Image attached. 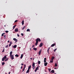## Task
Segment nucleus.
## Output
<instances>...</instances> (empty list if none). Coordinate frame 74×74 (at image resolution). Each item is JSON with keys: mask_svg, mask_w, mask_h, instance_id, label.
<instances>
[{"mask_svg": "<svg viewBox=\"0 0 74 74\" xmlns=\"http://www.w3.org/2000/svg\"><path fill=\"white\" fill-rule=\"evenodd\" d=\"M36 42L35 43V45L36 46H37L38 42H41V39H40V38H37L36 39Z\"/></svg>", "mask_w": 74, "mask_h": 74, "instance_id": "1", "label": "nucleus"}, {"mask_svg": "<svg viewBox=\"0 0 74 74\" xmlns=\"http://www.w3.org/2000/svg\"><path fill=\"white\" fill-rule=\"evenodd\" d=\"M6 58H7L6 56L5 55L4 56V57H3V58H2V61H4L5 59H6Z\"/></svg>", "mask_w": 74, "mask_h": 74, "instance_id": "2", "label": "nucleus"}, {"mask_svg": "<svg viewBox=\"0 0 74 74\" xmlns=\"http://www.w3.org/2000/svg\"><path fill=\"white\" fill-rule=\"evenodd\" d=\"M10 57H11V58L12 60H14V56L12 54V56H10Z\"/></svg>", "mask_w": 74, "mask_h": 74, "instance_id": "3", "label": "nucleus"}, {"mask_svg": "<svg viewBox=\"0 0 74 74\" xmlns=\"http://www.w3.org/2000/svg\"><path fill=\"white\" fill-rule=\"evenodd\" d=\"M13 40L15 41V43H16L18 42V40L17 39H16V38H13Z\"/></svg>", "mask_w": 74, "mask_h": 74, "instance_id": "4", "label": "nucleus"}, {"mask_svg": "<svg viewBox=\"0 0 74 74\" xmlns=\"http://www.w3.org/2000/svg\"><path fill=\"white\" fill-rule=\"evenodd\" d=\"M42 51V49H41L40 50V51H39V52H38V54L39 55H40V54H41V51Z\"/></svg>", "mask_w": 74, "mask_h": 74, "instance_id": "5", "label": "nucleus"}, {"mask_svg": "<svg viewBox=\"0 0 74 74\" xmlns=\"http://www.w3.org/2000/svg\"><path fill=\"white\" fill-rule=\"evenodd\" d=\"M43 45V43H40L39 45V47H42V46Z\"/></svg>", "mask_w": 74, "mask_h": 74, "instance_id": "6", "label": "nucleus"}, {"mask_svg": "<svg viewBox=\"0 0 74 74\" xmlns=\"http://www.w3.org/2000/svg\"><path fill=\"white\" fill-rule=\"evenodd\" d=\"M32 66L33 67V68H34V67L35 66V63H34V62L33 63V64H32Z\"/></svg>", "mask_w": 74, "mask_h": 74, "instance_id": "7", "label": "nucleus"}, {"mask_svg": "<svg viewBox=\"0 0 74 74\" xmlns=\"http://www.w3.org/2000/svg\"><path fill=\"white\" fill-rule=\"evenodd\" d=\"M12 44V42H10V44L9 45V47H10V46H11V45Z\"/></svg>", "mask_w": 74, "mask_h": 74, "instance_id": "8", "label": "nucleus"}, {"mask_svg": "<svg viewBox=\"0 0 74 74\" xmlns=\"http://www.w3.org/2000/svg\"><path fill=\"white\" fill-rule=\"evenodd\" d=\"M15 32H18V28H16V29H15Z\"/></svg>", "mask_w": 74, "mask_h": 74, "instance_id": "9", "label": "nucleus"}, {"mask_svg": "<svg viewBox=\"0 0 74 74\" xmlns=\"http://www.w3.org/2000/svg\"><path fill=\"white\" fill-rule=\"evenodd\" d=\"M28 68H29V72L30 69H31V65H30V66H29Z\"/></svg>", "mask_w": 74, "mask_h": 74, "instance_id": "10", "label": "nucleus"}, {"mask_svg": "<svg viewBox=\"0 0 74 74\" xmlns=\"http://www.w3.org/2000/svg\"><path fill=\"white\" fill-rule=\"evenodd\" d=\"M47 58H44V63H45L47 61Z\"/></svg>", "mask_w": 74, "mask_h": 74, "instance_id": "11", "label": "nucleus"}, {"mask_svg": "<svg viewBox=\"0 0 74 74\" xmlns=\"http://www.w3.org/2000/svg\"><path fill=\"white\" fill-rule=\"evenodd\" d=\"M56 45V44L55 43H53V44H52V45H51V47H53L54 46Z\"/></svg>", "mask_w": 74, "mask_h": 74, "instance_id": "12", "label": "nucleus"}, {"mask_svg": "<svg viewBox=\"0 0 74 74\" xmlns=\"http://www.w3.org/2000/svg\"><path fill=\"white\" fill-rule=\"evenodd\" d=\"M23 54H21V56L20 57V58H21V59H22L23 57Z\"/></svg>", "mask_w": 74, "mask_h": 74, "instance_id": "13", "label": "nucleus"}, {"mask_svg": "<svg viewBox=\"0 0 74 74\" xmlns=\"http://www.w3.org/2000/svg\"><path fill=\"white\" fill-rule=\"evenodd\" d=\"M33 50L36 51L37 50V48H36V47H34V48H33Z\"/></svg>", "mask_w": 74, "mask_h": 74, "instance_id": "14", "label": "nucleus"}, {"mask_svg": "<svg viewBox=\"0 0 74 74\" xmlns=\"http://www.w3.org/2000/svg\"><path fill=\"white\" fill-rule=\"evenodd\" d=\"M47 64H48L47 62H45V63H44L45 66H47Z\"/></svg>", "mask_w": 74, "mask_h": 74, "instance_id": "15", "label": "nucleus"}, {"mask_svg": "<svg viewBox=\"0 0 74 74\" xmlns=\"http://www.w3.org/2000/svg\"><path fill=\"white\" fill-rule=\"evenodd\" d=\"M29 67L28 68V69L27 70V71L26 72V73H29Z\"/></svg>", "mask_w": 74, "mask_h": 74, "instance_id": "16", "label": "nucleus"}, {"mask_svg": "<svg viewBox=\"0 0 74 74\" xmlns=\"http://www.w3.org/2000/svg\"><path fill=\"white\" fill-rule=\"evenodd\" d=\"M24 21L23 20V21H22V22H21V23L22 24V25H23L24 24Z\"/></svg>", "mask_w": 74, "mask_h": 74, "instance_id": "17", "label": "nucleus"}, {"mask_svg": "<svg viewBox=\"0 0 74 74\" xmlns=\"http://www.w3.org/2000/svg\"><path fill=\"white\" fill-rule=\"evenodd\" d=\"M17 45H16L13 46V48H16L17 47Z\"/></svg>", "mask_w": 74, "mask_h": 74, "instance_id": "18", "label": "nucleus"}, {"mask_svg": "<svg viewBox=\"0 0 74 74\" xmlns=\"http://www.w3.org/2000/svg\"><path fill=\"white\" fill-rule=\"evenodd\" d=\"M54 58H55L53 56L51 58V60H52V61H53V59H54Z\"/></svg>", "mask_w": 74, "mask_h": 74, "instance_id": "19", "label": "nucleus"}, {"mask_svg": "<svg viewBox=\"0 0 74 74\" xmlns=\"http://www.w3.org/2000/svg\"><path fill=\"white\" fill-rule=\"evenodd\" d=\"M12 53H13V51H10V56H12Z\"/></svg>", "mask_w": 74, "mask_h": 74, "instance_id": "20", "label": "nucleus"}, {"mask_svg": "<svg viewBox=\"0 0 74 74\" xmlns=\"http://www.w3.org/2000/svg\"><path fill=\"white\" fill-rule=\"evenodd\" d=\"M52 72L53 73H54V70H52L51 71V72Z\"/></svg>", "mask_w": 74, "mask_h": 74, "instance_id": "21", "label": "nucleus"}, {"mask_svg": "<svg viewBox=\"0 0 74 74\" xmlns=\"http://www.w3.org/2000/svg\"><path fill=\"white\" fill-rule=\"evenodd\" d=\"M19 55L18 54H16V55H15V57H19Z\"/></svg>", "mask_w": 74, "mask_h": 74, "instance_id": "22", "label": "nucleus"}, {"mask_svg": "<svg viewBox=\"0 0 74 74\" xmlns=\"http://www.w3.org/2000/svg\"><path fill=\"white\" fill-rule=\"evenodd\" d=\"M30 31V29H27V32H29Z\"/></svg>", "mask_w": 74, "mask_h": 74, "instance_id": "23", "label": "nucleus"}, {"mask_svg": "<svg viewBox=\"0 0 74 74\" xmlns=\"http://www.w3.org/2000/svg\"><path fill=\"white\" fill-rule=\"evenodd\" d=\"M15 27H16V25L13 26V29H14Z\"/></svg>", "mask_w": 74, "mask_h": 74, "instance_id": "24", "label": "nucleus"}, {"mask_svg": "<svg viewBox=\"0 0 74 74\" xmlns=\"http://www.w3.org/2000/svg\"><path fill=\"white\" fill-rule=\"evenodd\" d=\"M38 64H40V63H41L40 61H38Z\"/></svg>", "mask_w": 74, "mask_h": 74, "instance_id": "25", "label": "nucleus"}, {"mask_svg": "<svg viewBox=\"0 0 74 74\" xmlns=\"http://www.w3.org/2000/svg\"><path fill=\"white\" fill-rule=\"evenodd\" d=\"M6 35H4V36H3V37H4V39H6Z\"/></svg>", "mask_w": 74, "mask_h": 74, "instance_id": "26", "label": "nucleus"}, {"mask_svg": "<svg viewBox=\"0 0 74 74\" xmlns=\"http://www.w3.org/2000/svg\"><path fill=\"white\" fill-rule=\"evenodd\" d=\"M25 26H24V27H23V28H22V30H23V29H25Z\"/></svg>", "mask_w": 74, "mask_h": 74, "instance_id": "27", "label": "nucleus"}, {"mask_svg": "<svg viewBox=\"0 0 74 74\" xmlns=\"http://www.w3.org/2000/svg\"><path fill=\"white\" fill-rule=\"evenodd\" d=\"M48 71H49V72H50L51 69H50V68H48Z\"/></svg>", "mask_w": 74, "mask_h": 74, "instance_id": "28", "label": "nucleus"}, {"mask_svg": "<svg viewBox=\"0 0 74 74\" xmlns=\"http://www.w3.org/2000/svg\"><path fill=\"white\" fill-rule=\"evenodd\" d=\"M4 34H5V33H3V34H2L1 35V36H3Z\"/></svg>", "mask_w": 74, "mask_h": 74, "instance_id": "29", "label": "nucleus"}, {"mask_svg": "<svg viewBox=\"0 0 74 74\" xmlns=\"http://www.w3.org/2000/svg\"><path fill=\"white\" fill-rule=\"evenodd\" d=\"M8 45H6V46L5 47V48H8Z\"/></svg>", "mask_w": 74, "mask_h": 74, "instance_id": "30", "label": "nucleus"}, {"mask_svg": "<svg viewBox=\"0 0 74 74\" xmlns=\"http://www.w3.org/2000/svg\"><path fill=\"white\" fill-rule=\"evenodd\" d=\"M24 69L25 70V69L26 67V64H24Z\"/></svg>", "mask_w": 74, "mask_h": 74, "instance_id": "31", "label": "nucleus"}, {"mask_svg": "<svg viewBox=\"0 0 74 74\" xmlns=\"http://www.w3.org/2000/svg\"><path fill=\"white\" fill-rule=\"evenodd\" d=\"M4 64H5V62H2V65H4Z\"/></svg>", "mask_w": 74, "mask_h": 74, "instance_id": "32", "label": "nucleus"}, {"mask_svg": "<svg viewBox=\"0 0 74 74\" xmlns=\"http://www.w3.org/2000/svg\"><path fill=\"white\" fill-rule=\"evenodd\" d=\"M57 66V64H56V63L55 64V66Z\"/></svg>", "mask_w": 74, "mask_h": 74, "instance_id": "33", "label": "nucleus"}, {"mask_svg": "<svg viewBox=\"0 0 74 74\" xmlns=\"http://www.w3.org/2000/svg\"><path fill=\"white\" fill-rule=\"evenodd\" d=\"M49 48H48V49L47 50V53H49Z\"/></svg>", "mask_w": 74, "mask_h": 74, "instance_id": "34", "label": "nucleus"}, {"mask_svg": "<svg viewBox=\"0 0 74 74\" xmlns=\"http://www.w3.org/2000/svg\"><path fill=\"white\" fill-rule=\"evenodd\" d=\"M36 71H37V70L39 68H38V66H37V67H36Z\"/></svg>", "mask_w": 74, "mask_h": 74, "instance_id": "35", "label": "nucleus"}, {"mask_svg": "<svg viewBox=\"0 0 74 74\" xmlns=\"http://www.w3.org/2000/svg\"><path fill=\"white\" fill-rule=\"evenodd\" d=\"M50 62L51 63H52V62H53V61L52 60V61H50Z\"/></svg>", "mask_w": 74, "mask_h": 74, "instance_id": "36", "label": "nucleus"}, {"mask_svg": "<svg viewBox=\"0 0 74 74\" xmlns=\"http://www.w3.org/2000/svg\"><path fill=\"white\" fill-rule=\"evenodd\" d=\"M9 31H5V32L6 33H8V32Z\"/></svg>", "mask_w": 74, "mask_h": 74, "instance_id": "37", "label": "nucleus"}, {"mask_svg": "<svg viewBox=\"0 0 74 74\" xmlns=\"http://www.w3.org/2000/svg\"><path fill=\"white\" fill-rule=\"evenodd\" d=\"M8 60V58H7L6 60H5V61H7Z\"/></svg>", "mask_w": 74, "mask_h": 74, "instance_id": "38", "label": "nucleus"}, {"mask_svg": "<svg viewBox=\"0 0 74 74\" xmlns=\"http://www.w3.org/2000/svg\"><path fill=\"white\" fill-rule=\"evenodd\" d=\"M18 21V20H15V21L14 22L15 23H16V22H17Z\"/></svg>", "mask_w": 74, "mask_h": 74, "instance_id": "39", "label": "nucleus"}, {"mask_svg": "<svg viewBox=\"0 0 74 74\" xmlns=\"http://www.w3.org/2000/svg\"><path fill=\"white\" fill-rule=\"evenodd\" d=\"M37 71V69L36 68V69L35 70V72H36Z\"/></svg>", "mask_w": 74, "mask_h": 74, "instance_id": "40", "label": "nucleus"}, {"mask_svg": "<svg viewBox=\"0 0 74 74\" xmlns=\"http://www.w3.org/2000/svg\"><path fill=\"white\" fill-rule=\"evenodd\" d=\"M21 35H22V36H24V34H21Z\"/></svg>", "mask_w": 74, "mask_h": 74, "instance_id": "41", "label": "nucleus"}, {"mask_svg": "<svg viewBox=\"0 0 74 74\" xmlns=\"http://www.w3.org/2000/svg\"><path fill=\"white\" fill-rule=\"evenodd\" d=\"M57 49H55V50H54V51L55 52V51H56V50Z\"/></svg>", "mask_w": 74, "mask_h": 74, "instance_id": "42", "label": "nucleus"}, {"mask_svg": "<svg viewBox=\"0 0 74 74\" xmlns=\"http://www.w3.org/2000/svg\"><path fill=\"white\" fill-rule=\"evenodd\" d=\"M17 36L19 37V36H20L19 35H18V34H17Z\"/></svg>", "mask_w": 74, "mask_h": 74, "instance_id": "43", "label": "nucleus"}, {"mask_svg": "<svg viewBox=\"0 0 74 74\" xmlns=\"http://www.w3.org/2000/svg\"><path fill=\"white\" fill-rule=\"evenodd\" d=\"M24 70H25V68H24L23 70V71H24Z\"/></svg>", "mask_w": 74, "mask_h": 74, "instance_id": "44", "label": "nucleus"}, {"mask_svg": "<svg viewBox=\"0 0 74 74\" xmlns=\"http://www.w3.org/2000/svg\"><path fill=\"white\" fill-rule=\"evenodd\" d=\"M4 49L3 50V51H2V52H4Z\"/></svg>", "mask_w": 74, "mask_h": 74, "instance_id": "45", "label": "nucleus"}, {"mask_svg": "<svg viewBox=\"0 0 74 74\" xmlns=\"http://www.w3.org/2000/svg\"><path fill=\"white\" fill-rule=\"evenodd\" d=\"M34 46L35 45H33V46H32V47L33 48V47H34Z\"/></svg>", "mask_w": 74, "mask_h": 74, "instance_id": "46", "label": "nucleus"}, {"mask_svg": "<svg viewBox=\"0 0 74 74\" xmlns=\"http://www.w3.org/2000/svg\"><path fill=\"white\" fill-rule=\"evenodd\" d=\"M22 68H23V66H21V69H22Z\"/></svg>", "mask_w": 74, "mask_h": 74, "instance_id": "47", "label": "nucleus"}, {"mask_svg": "<svg viewBox=\"0 0 74 74\" xmlns=\"http://www.w3.org/2000/svg\"><path fill=\"white\" fill-rule=\"evenodd\" d=\"M50 49V47H49V51Z\"/></svg>", "mask_w": 74, "mask_h": 74, "instance_id": "48", "label": "nucleus"}, {"mask_svg": "<svg viewBox=\"0 0 74 74\" xmlns=\"http://www.w3.org/2000/svg\"><path fill=\"white\" fill-rule=\"evenodd\" d=\"M21 65H23L24 64H21Z\"/></svg>", "mask_w": 74, "mask_h": 74, "instance_id": "49", "label": "nucleus"}, {"mask_svg": "<svg viewBox=\"0 0 74 74\" xmlns=\"http://www.w3.org/2000/svg\"><path fill=\"white\" fill-rule=\"evenodd\" d=\"M8 43H9V42H10V41L9 40H8Z\"/></svg>", "mask_w": 74, "mask_h": 74, "instance_id": "50", "label": "nucleus"}, {"mask_svg": "<svg viewBox=\"0 0 74 74\" xmlns=\"http://www.w3.org/2000/svg\"><path fill=\"white\" fill-rule=\"evenodd\" d=\"M3 49H4V51H5V48H4V47H3Z\"/></svg>", "mask_w": 74, "mask_h": 74, "instance_id": "51", "label": "nucleus"}, {"mask_svg": "<svg viewBox=\"0 0 74 74\" xmlns=\"http://www.w3.org/2000/svg\"><path fill=\"white\" fill-rule=\"evenodd\" d=\"M10 72H9V74H10Z\"/></svg>", "mask_w": 74, "mask_h": 74, "instance_id": "52", "label": "nucleus"}, {"mask_svg": "<svg viewBox=\"0 0 74 74\" xmlns=\"http://www.w3.org/2000/svg\"><path fill=\"white\" fill-rule=\"evenodd\" d=\"M30 50H31V48H30Z\"/></svg>", "mask_w": 74, "mask_h": 74, "instance_id": "53", "label": "nucleus"}, {"mask_svg": "<svg viewBox=\"0 0 74 74\" xmlns=\"http://www.w3.org/2000/svg\"><path fill=\"white\" fill-rule=\"evenodd\" d=\"M32 60V58H31V60Z\"/></svg>", "mask_w": 74, "mask_h": 74, "instance_id": "54", "label": "nucleus"}, {"mask_svg": "<svg viewBox=\"0 0 74 74\" xmlns=\"http://www.w3.org/2000/svg\"><path fill=\"white\" fill-rule=\"evenodd\" d=\"M55 74H57L56 73H55Z\"/></svg>", "mask_w": 74, "mask_h": 74, "instance_id": "55", "label": "nucleus"}, {"mask_svg": "<svg viewBox=\"0 0 74 74\" xmlns=\"http://www.w3.org/2000/svg\"><path fill=\"white\" fill-rule=\"evenodd\" d=\"M54 69H56V68H54Z\"/></svg>", "mask_w": 74, "mask_h": 74, "instance_id": "56", "label": "nucleus"}, {"mask_svg": "<svg viewBox=\"0 0 74 74\" xmlns=\"http://www.w3.org/2000/svg\"><path fill=\"white\" fill-rule=\"evenodd\" d=\"M6 25H4V27H5Z\"/></svg>", "mask_w": 74, "mask_h": 74, "instance_id": "57", "label": "nucleus"}, {"mask_svg": "<svg viewBox=\"0 0 74 74\" xmlns=\"http://www.w3.org/2000/svg\"><path fill=\"white\" fill-rule=\"evenodd\" d=\"M34 58L33 60H34Z\"/></svg>", "mask_w": 74, "mask_h": 74, "instance_id": "58", "label": "nucleus"}, {"mask_svg": "<svg viewBox=\"0 0 74 74\" xmlns=\"http://www.w3.org/2000/svg\"><path fill=\"white\" fill-rule=\"evenodd\" d=\"M45 74H46V73H45Z\"/></svg>", "mask_w": 74, "mask_h": 74, "instance_id": "59", "label": "nucleus"}]
</instances>
